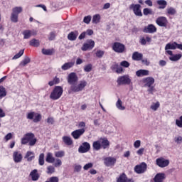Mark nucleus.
<instances>
[{"instance_id":"obj_11","label":"nucleus","mask_w":182,"mask_h":182,"mask_svg":"<svg viewBox=\"0 0 182 182\" xmlns=\"http://www.w3.org/2000/svg\"><path fill=\"white\" fill-rule=\"evenodd\" d=\"M117 159L114 157L109 156L104 159V164L107 167H113L116 164Z\"/></svg>"},{"instance_id":"obj_27","label":"nucleus","mask_w":182,"mask_h":182,"mask_svg":"<svg viewBox=\"0 0 182 182\" xmlns=\"http://www.w3.org/2000/svg\"><path fill=\"white\" fill-rule=\"evenodd\" d=\"M22 11H23L22 6H16L12 9L11 14L17 15V16H19V14H21Z\"/></svg>"},{"instance_id":"obj_22","label":"nucleus","mask_w":182,"mask_h":182,"mask_svg":"<svg viewBox=\"0 0 182 182\" xmlns=\"http://www.w3.org/2000/svg\"><path fill=\"white\" fill-rule=\"evenodd\" d=\"M75 66V62H68L65 63L62 66V70H69V69H72V67Z\"/></svg>"},{"instance_id":"obj_35","label":"nucleus","mask_w":182,"mask_h":182,"mask_svg":"<svg viewBox=\"0 0 182 182\" xmlns=\"http://www.w3.org/2000/svg\"><path fill=\"white\" fill-rule=\"evenodd\" d=\"M100 141L101 143V147H103V149H107V146H109V143L106 138L100 139Z\"/></svg>"},{"instance_id":"obj_1","label":"nucleus","mask_w":182,"mask_h":182,"mask_svg":"<svg viewBox=\"0 0 182 182\" xmlns=\"http://www.w3.org/2000/svg\"><path fill=\"white\" fill-rule=\"evenodd\" d=\"M87 86V81L85 80H80L77 83L70 86V92H74L77 93L78 92H82L85 90V87Z\"/></svg>"},{"instance_id":"obj_52","label":"nucleus","mask_w":182,"mask_h":182,"mask_svg":"<svg viewBox=\"0 0 182 182\" xmlns=\"http://www.w3.org/2000/svg\"><path fill=\"white\" fill-rule=\"evenodd\" d=\"M176 124L178 127L182 128V116H181L178 119L176 120Z\"/></svg>"},{"instance_id":"obj_48","label":"nucleus","mask_w":182,"mask_h":182,"mask_svg":"<svg viewBox=\"0 0 182 182\" xmlns=\"http://www.w3.org/2000/svg\"><path fill=\"white\" fill-rule=\"evenodd\" d=\"M23 52H25V50H21L18 53L16 54L13 57L12 60H15V59H19V58H21V56H22V55H23Z\"/></svg>"},{"instance_id":"obj_50","label":"nucleus","mask_w":182,"mask_h":182,"mask_svg":"<svg viewBox=\"0 0 182 182\" xmlns=\"http://www.w3.org/2000/svg\"><path fill=\"white\" fill-rule=\"evenodd\" d=\"M35 112H30L27 114V119L28 120H33V119L35 117Z\"/></svg>"},{"instance_id":"obj_37","label":"nucleus","mask_w":182,"mask_h":182,"mask_svg":"<svg viewBox=\"0 0 182 182\" xmlns=\"http://www.w3.org/2000/svg\"><path fill=\"white\" fill-rule=\"evenodd\" d=\"M36 141H38V139L35 138V134H33V136L30 137L28 141V146H35V144H36Z\"/></svg>"},{"instance_id":"obj_31","label":"nucleus","mask_w":182,"mask_h":182,"mask_svg":"<svg viewBox=\"0 0 182 182\" xmlns=\"http://www.w3.org/2000/svg\"><path fill=\"white\" fill-rule=\"evenodd\" d=\"M181 58H182L181 54L173 55V53H172V55L169 57V60H171L172 62H177V60H180Z\"/></svg>"},{"instance_id":"obj_63","label":"nucleus","mask_w":182,"mask_h":182,"mask_svg":"<svg viewBox=\"0 0 182 182\" xmlns=\"http://www.w3.org/2000/svg\"><path fill=\"white\" fill-rule=\"evenodd\" d=\"M175 141H176L178 144H181V143H182V136H176V137L175 138Z\"/></svg>"},{"instance_id":"obj_55","label":"nucleus","mask_w":182,"mask_h":182,"mask_svg":"<svg viewBox=\"0 0 182 182\" xmlns=\"http://www.w3.org/2000/svg\"><path fill=\"white\" fill-rule=\"evenodd\" d=\"M92 64H87L84 67V70L85 72H92Z\"/></svg>"},{"instance_id":"obj_46","label":"nucleus","mask_w":182,"mask_h":182,"mask_svg":"<svg viewBox=\"0 0 182 182\" xmlns=\"http://www.w3.org/2000/svg\"><path fill=\"white\" fill-rule=\"evenodd\" d=\"M31 46H34L35 48H38L39 46V40H36L35 38L32 39L30 41Z\"/></svg>"},{"instance_id":"obj_54","label":"nucleus","mask_w":182,"mask_h":182,"mask_svg":"<svg viewBox=\"0 0 182 182\" xmlns=\"http://www.w3.org/2000/svg\"><path fill=\"white\" fill-rule=\"evenodd\" d=\"M90 21H92L91 16H87L84 17L83 22L85 23L89 24V23H90Z\"/></svg>"},{"instance_id":"obj_64","label":"nucleus","mask_w":182,"mask_h":182,"mask_svg":"<svg viewBox=\"0 0 182 182\" xmlns=\"http://www.w3.org/2000/svg\"><path fill=\"white\" fill-rule=\"evenodd\" d=\"M149 87L148 92L151 95H153V93H154V92H156V89L153 86L151 85V87Z\"/></svg>"},{"instance_id":"obj_30","label":"nucleus","mask_w":182,"mask_h":182,"mask_svg":"<svg viewBox=\"0 0 182 182\" xmlns=\"http://www.w3.org/2000/svg\"><path fill=\"white\" fill-rule=\"evenodd\" d=\"M133 60H141L143 59V54L139 52H134L132 55Z\"/></svg>"},{"instance_id":"obj_43","label":"nucleus","mask_w":182,"mask_h":182,"mask_svg":"<svg viewBox=\"0 0 182 182\" xmlns=\"http://www.w3.org/2000/svg\"><path fill=\"white\" fill-rule=\"evenodd\" d=\"M166 12L168 15H176L177 14V11L176 9L173 7H169L166 9Z\"/></svg>"},{"instance_id":"obj_9","label":"nucleus","mask_w":182,"mask_h":182,"mask_svg":"<svg viewBox=\"0 0 182 182\" xmlns=\"http://www.w3.org/2000/svg\"><path fill=\"white\" fill-rule=\"evenodd\" d=\"M146 170H147V164H146L144 162L140 164L139 165H136L134 167V171L137 174H143Z\"/></svg>"},{"instance_id":"obj_57","label":"nucleus","mask_w":182,"mask_h":182,"mask_svg":"<svg viewBox=\"0 0 182 182\" xmlns=\"http://www.w3.org/2000/svg\"><path fill=\"white\" fill-rule=\"evenodd\" d=\"M151 14H153L151 9L147 8L144 9V15H151Z\"/></svg>"},{"instance_id":"obj_16","label":"nucleus","mask_w":182,"mask_h":182,"mask_svg":"<svg viewBox=\"0 0 182 182\" xmlns=\"http://www.w3.org/2000/svg\"><path fill=\"white\" fill-rule=\"evenodd\" d=\"M22 159H23V156L21 151H16L13 153V160L14 163H21V161H22Z\"/></svg>"},{"instance_id":"obj_18","label":"nucleus","mask_w":182,"mask_h":182,"mask_svg":"<svg viewBox=\"0 0 182 182\" xmlns=\"http://www.w3.org/2000/svg\"><path fill=\"white\" fill-rule=\"evenodd\" d=\"M156 23L159 26H167V18L164 16H160L156 18Z\"/></svg>"},{"instance_id":"obj_29","label":"nucleus","mask_w":182,"mask_h":182,"mask_svg":"<svg viewBox=\"0 0 182 182\" xmlns=\"http://www.w3.org/2000/svg\"><path fill=\"white\" fill-rule=\"evenodd\" d=\"M116 107L118 109V110H126V107L123 105V102L120 99H118L117 101Z\"/></svg>"},{"instance_id":"obj_3","label":"nucleus","mask_w":182,"mask_h":182,"mask_svg":"<svg viewBox=\"0 0 182 182\" xmlns=\"http://www.w3.org/2000/svg\"><path fill=\"white\" fill-rule=\"evenodd\" d=\"M117 82L119 86H122V85H130L132 83V79H130V76L126 75L119 77Z\"/></svg>"},{"instance_id":"obj_49","label":"nucleus","mask_w":182,"mask_h":182,"mask_svg":"<svg viewBox=\"0 0 182 182\" xmlns=\"http://www.w3.org/2000/svg\"><path fill=\"white\" fill-rule=\"evenodd\" d=\"M55 157L62 158L65 157V152L63 151H58L55 152Z\"/></svg>"},{"instance_id":"obj_45","label":"nucleus","mask_w":182,"mask_h":182,"mask_svg":"<svg viewBox=\"0 0 182 182\" xmlns=\"http://www.w3.org/2000/svg\"><path fill=\"white\" fill-rule=\"evenodd\" d=\"M38 163L40 166H43L45 164V154H41L38 159Z\"/></svg>"},{"instance_id":"obj_42","label":"nucleus","mask_w":182,"mask_h":182,"mask_svg":"<svg viewBox=\"0 0 182 182\" xmlns=\"http://www.w3.org/2000/svg\"><path fill=\"white\" fill-rule=\"evenodd\" d=\"M100 22V14H95L92 17V23L97 24Z\"/></svg>"},{"instance_id":"obj_28","label":"nucleus","mask_w":182,"mask_h":182,"mask_svg":"<svg viewBox=\"0 0 182 182\" xmlns=\"http://www.w3.org/2000/svg\"><path fill=\"white\" fill-rule=\"evenodd\" d=\"M42 53H43V55H46L48 56H50L53 53H55V50L53 48H50V49L43 48Z\"/></svg>"},{"instance_id":"obj_13","label":"nucleus","mask_w":182,"mask_h":182,"mask_svg":"<svg viewBox=\"0 0 182 182\" xmlns=\"http://www.w3.org/2000/svg\"><path fill=\"white\" fill-rule=\"evenodd\" d=\"M85 129L84 128L76 129L71 133V136L73 137V139L77 140L78 139H80L81 136H83V134H85Z\"/></svg>"},{"instance_id":"obj_14","label":"nucleus","mask_w":182,"mask_h":182,"mask_svg":"<svg viewBox=\"0 0 182 182\" xmlns=\"http://www.w3.org/2000/svg\"><path fill=\"white\" fill-rule=\"evenodd\" d=\"M90 150V144L83 142L78 149L79 153H87Z\"/></svg>"},{"instance_id":"obj_17","label":"nucleus","mask_w":182,"mask_h":182,"mask_svg":"<svg viewBox=\"0 0 182 182\" xmlns=\"http://www.w3.org/2000/svg\"><path fill=\"white\" fill-rule=\"evenodd\" d=\"M143 32L145 33H154V32H157V28L154 25L149 24L144 28Z\"/></svg>"},{"instance_id":"obj_20","label":"nucleus","mask_w":182,"mask_h":182,"mask_svg":"<svg viewBox=\"0 0 182 182\" xmlns=\"http://www.w3.org/2000/svg\"><path fill=\"white\" fill-rule=\"evenodd\" d=\"M150 75V71L149 70H139L136 72V75L138 77H141L143 76H149Z\"/></svg>"},{"instance_id":"obj_38","label":"nucleus","mask_w":182,"mask_h":182,"mask_svg":"<svg viewBox=\"0 0 182 182\" xmlns=\"http://www.w3.org/2000/svg\"><path fill=\"white\" fill-rule=\"evenodd\" d=\"M19 16L11 13L10 19L14 23H18Z\"/></svg>"},{"instance_id":"obj_6","label":"nucleus","mask_w":182,"mask_h":182,"mask_svg":"<svg viewBox=\"0 0 182 182\" xmlns=\"http://www.w3.org/2000/svg\"><path fill=\"white\" fill-rule=\"evenodd\" d=\"M156 164L158 167L161 168H164L170 164V161L168 159H164V157H160L156 159Z\"/></svg>"},{"instance_id":"obj_53","label":"nucleus","mask_w":182,"mask_h":182,"mask_svg":"<svg viewBox=\"0 0 182 182\" xmlns=\"http://www.w3.org/2000/svg\"><path fill=\"white\" fill-rule=\"evenodd\" d=\"M55 171V167L49 166L47 168V174H52Z\"/></svg>"},{"instance_id":"obj_4","label":"nucleus","mask_w":182,"mask_h":182,"mask_svg":"<svg viewBox=\"0 0 182 182\" xmlns=\"http://www.w3.org/2000/svg\"><path fill=\"white\" fill-rule=\"evenodd\" d=\"M112 49L117 53H123L126 50V46L123 43L115 42L112 46Z\"/></svg>"},{"instance_id":"obj_32","label":"nucleus","mask_w":182,"mask_h":182,"mask_svg":"<svg viewBox=\"0 0 182 182\" xmlns=\"http://www.w3.org/2000/svg\"><path fill=\"white\" fill-rule=\"evenodd\" d=\"M156 4L159 5V9H165V8L167 6V1L165 0H158Z\"/></svg>"},{"instance_id":"obj_34","label":"nucleus","mask_w":182,"mask_h":182,"mask_svg":"<svg viewBox=\"0 0 182 182\" xmlns=\"http://www.w3.org/2000/svg\"><path fill=\"white\" fill-rule=\"evenodd\" d=\"M46 161H47V163H55V157H53L52 153L49 152L47 154Z\"/></svg>"},{"instance_id":"obj_33","label":"nucleus","mask_w":182,"mask_h":182,"mask_svg":"<svg viewBox=\"0 0 182 182\" xmlns=\"http://www.w3.org/2000/svg\"><path fill=\"white\" fill-rule=\"evenodd\" d=\"M92 147L94 149V150H100V149H102V144L100 142V139H99L98 141H95L93 142L92 144Z\"/></svg>"},{"instance_id":"obj_47","label":"nucleus","mask_w":182,"mask_h":182,"mask_svg":"<svg viewBox=\"0 0 182 182\" xmlns=\"http://www.w3.org/2000/svg\"><path fill=\"white\" fill-rule=\"evenodd\" d=\"M112 68L113 69H117V73H122L123 72V68L119 67V64H114Z\"/></svg>"},{"instance_id":"obj_26","label":"nucleus","mask_w":182,"mask_h":182,"mask_svg":"<svg viewBox=\"0 0 182 182\" xmlns=\"http://www.w3.org/2000/svg\"><path fill=\"white\" fill-rule=\"evenodd\" d=\"M63 141L67 146H72L73 144V140H72V138H70V136H63Z\"/></svg>"},{"instance_id":"obj_61","label":"nucleus","mask_w":182,"mask_h":182,"mask_svg":"<svg viewBox=\"0 0 182 182\" xmlns=\"http://www.w3.org/2000/svg\"><path fill=\"white\" fill-rule=\"evenodd\" d=\"M11 139H12V133H9L4 136L5 141H9Z\"/></svg>"},{"instance_id":"obj_36","label":"nucleus","mask_w":182,"mask_h":182,"mask_svg":"<svg viewBox=\"0 0 182 182\" xmlns=\"http://www.w3.org/2000/svg\"><path fill=\"white\" fill-rule=\"evenodd\" d=\"M159 107H160V102H152L150 109L153 110V112H157L159 109Z\"/></svg>"},{"instance_id":"obj_58","label":"nucleus","mask_w":182,"mask_h":182,"mask_svg":"<svg viewBox=\"0 0 182 182\" xmlns=\"http://www.w3.org/2000/svg\"><path fill=\"white\" fill-rule=\"evenodd\" d=\"M54 166L55 167H60V166H62V161L59 159H55Z\"/></svg>"},{"instance_id":"obj_59","label":"nucleus","mask_w":182,"mask_h":182,"mask_svg":"<svg viewBox=\"0 0 182 182\" xmlns=\"http://www.w3.org/2000/svg\"><path fill=\"white\" fill-rule=\"evenodd\" d=\"M92 167H93V163H88L84 166L83 169L89 170V168H92Z\"/></svg>"},{"instance_id":"obj_5","label":"nucleus","mask_w":182,"mask_h":182,"mask_svg":"<svg viewBox=\"0 0 182 182\" xmlns=\"http://www.w3.org/2000/svg\"><path fill=\"white\" fill-rule=\"evenodd\" d=\"M77 80H79V77L75 73H70L67 77V82L68 85H70L71 86L77 83Z\"/></svg>"},{"instance_id":"obj_40","label":"nucleus","mask_w":182,"mask_h":182,"mask_svg":"<svg viewBox=\"0 0 182 182\" xmlns=\"http://www.w3.org/2000/svg\"><path fill=\"white\" fill-rule=\"evenodd\" d=\"M68 38L69 41H76V38H77V33L71 32L68 34Z\"/></svg>"},{"instance_id":"obj_15","label":"nucleus","mask_w":182,"mask_h":182,"mask_svg":"<svg viewBox=\"0 0 182 182\" xmlns=\"http://www.w3.org/2000/svg\"><path fill=\"white\" fill-rule=\"evenodd\" d=\"M142 83L145 87H150L152 85H154V78L153 77H147L142 80Z\"/></svg>"},{"instance_id":"obj_7","label":"nucleus","mask_w":182,"mask_h":182,"mask_svg":"<svg viewBox=\"0 0 182 182\" xmlns=\"http://www.w3.org/2000/svg\"><path fill=\"white\" fill-rule=\"evenodd\" d=\"M141 6L140 4H131L129 6V9H132L136 15V16H143V14L141 13Z\"/></svg>"},{"instance_id":"obj_44","label":"nucleus","mask_w":182,"mask_h":182,"mask_svg":"<svg viewBox=\"0 0 182 182\" xmlns=\"http://www.w3.org/2000/svg\"><path fill=\"white\" fill-rule=\"evenodd\" d=\"M5 96H6V90H5V87L0 86V99H3Z\"/></svg>"},{"instance_id":"obj_21","label":"nucleus","mask_w":182,"mask_h":182,"mask_svg":"<svg viewBox=\"0 0 182 182\" xmlns=\"http://www.w3.org/2000/svg\"><path fill=\"white\" fill-rule=\"evenodd\" d=\"M164 178H166V174L159 173L155 176L154 180L155 182H163L164 181Z\"/></svg>"},{"instance_id":"obj_62","label":"nucleus","mask_w":182,"mask_h":182,"mask_svg":"<svg viewBox=\"0 0 182 182\" xmlns=\"http://www.w3.org/2000/svg\"><path fill=\"white\" fill-rule=\"evenodd\" d=\"M55 36H56V34L55 32L50 33V35L48 36L49 41H53V39H55Z\"/></svg>"},{"instance_id":"obj_56","label":"nucleus","mask_w":182,"mask_h":182,"mask_svg":"<svg viewBox=\"0 0 182 182\" xmlns=\"http://www.w3.org/2000/svg\"><path fill=\"white\" fill-rule=\"evenodd\" d=\"M120 66H122L123 68H129V66H130V63L126 60H124L120 63Z\"/></svg>"},{"instance_id":"obj_23","label":"nucleus","mask_w":182,"mask_h":182,"mask_svg":"<svg viewBox=\"0 0 182 182\" xmlns=\"http://www.w3.org/2000/svg\"><path fill=\"white\" fill-rule=\"evenodd\" d=\"M30 176L33 181H38L39 180V173H38V170L34 169L30 173Z\"/></svg>"},{"instance_id":"obj_10","label":"nucleus","mask_w":182,"mask_h":182,"mask_svg":"<svg viewBox=\"0 0 182 182\" xmlns=\"http://www.w3.org/2000/svg\"><path fill=\"white\" fill-rule=\"evenodd\" d=\"M95 48V41L93 40H87L81 48L82 50L86 52V50H92Z\"/></svg>"},{"instance_id":"obj_25","label":"nucleus","mask_w":182,"mask_h":182,"mask_svg":"<svg viewBox=\"0 0 182 182\" xmlns=\"http://www.w3.org/2000/svg\"><path fill=\"white\" fill-rule=\"evenodd\" d=\"M24 159H27V161H32L35 159V153L31 151H27Z\"/></svg>"},{"instance_id":"obj_24","label":"nucleus","mask_w":182,"mask_h":182,"mask_svg":"<svg viewBox=\"0 0 182 182\" xmlns=\"http://www.w3.org/2000/svg\"><path fill=\"white\" fill-rule=\"evenodd\" d=\"M117 182H134L132 179H128L126 174L122 173L117 180Z\"/></svg>"},{"instance_id":"obj_19","label":"nucleus","mask_w":182,"mask_h":182,"mask_svg":"<svg viewBox=\"0 0 182 182\" xmlns=\"http://www.w3.org/2000/svg\"><path fill=\"white\" fill-rule=\"evenodd\" d=\"M33 136V133H27L24 135V136L21 139V144H28L29 143V140H31V137Z\"/></svg>"},{"instance_id":"obj_8","label":"nucleus","mask_w":182,"mask_h":182,"mask_svg":"<svg viewBox=\"0 0 182 182\" xmlns=\"http://www.w3.org/2000/svg\"><path fill=\"white\" fill-rule=\"evenodd\" d=\"M177 46V43L173 42V43H168L165 46V50L166 53L170 55H173V51L171 50H176Z\"/></svg>"},{"instance_id":"obj_2","label":"nucleus","mask_w":182,"mask_h":182,"mask_svg":"<svg viewBox=\"0 0 182 182\" xmlns=\"http://www.w3.org/2000/svg\"><path fill=\"white\" fill-rule=\"evenodd\" d=\"M62 95H63V88L60 86H56L51 92L50 98L53 100H58V99H60Z\"/></svg>"},{"instance_id":"obj_12","label":"nucleus","mask_w":182,"mask_h":182,"mask_svg":"<svg viewBox=\"0 0 182 182\" xmlns=\"http://www.w3.org/2000/svg\"><path fill=\"white\" fill-rule=\"evenodd\" d=\"M23 38L29 39L31 36H36L38 35V31L36 30H24L23 31Z\"/></svg>"},{"instance_id":"obj_51","label":"nucleus","mask_w":182,"mask_h":182,"mask_svg":"<svg viewBox=\"0 0 182 182\" xmlns=\"http://www.w3.org/2000/svg\"><path fill=\"white\" fill-rule=\"evenodd\" d=\"M95 55L97 58H103V55H105V51L101 50H97Z\"/></svg>"},{"instance_id":"obj_41","label":"nucleus","mask_w":182,"mask_h":182,"mask_svg":"<svg viewBox=\"0 0 182 182\" xmlns=\"http://www.w3.org/2000/svg\"><path fill=\"white\" fill-rule=\"evenodd\" d=\"M31 63V58L29 57H26L20 63V66H26L28 63Z\"/></svg>"},{"instance_id":"obj_60","label":"nucleus","mask_w":182,"mask_h":182,"mask_svg":"<svg viewBox=\"0 0 182 182\" xmlns=\"http://www.w3.org/2000/svg\"><path fill=\"white\" fill-rule=\"evenodd\" d=\"M141 144V141L136 140L134 143V147H135V149H139V147H140Z\"/></svg>"},{"instance_id":"obj_39","label":"nucleus","mask_w":182,"mask_h":182,"mask_svg":"<svg viewBox=\"0 0 182 182\" xmlns=\"http://www.w3.org/2000/svg\"><path fill=\"white\" fill-rule=\"evenodd\" d=\"M40 120H42V115L41 114H39V113L35 112V114H34V119H33V122L34 123H38V122Z\"/></svg>"}]
</instances>
